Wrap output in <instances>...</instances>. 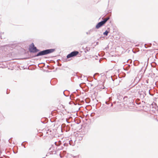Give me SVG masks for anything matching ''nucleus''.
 <instances>
[{
    "mask_svg": "<svg viewBox=\"0 0 158 158\" xmlns=\"http://www.w3.org/2000/svg\"><path fill=\"white\" fill-rule=\"evenodd\" d=\"M55 51L54 49H50L45 50L39 52L35 56H43L53 52Z\"/></svg>",
    "mask_w": 158,
    "mask_h": 158,
    "instance_id": "1",
    "label": "nucleus"
},
{
    "mask_svg": "<svg viewBox=\"0 0 158 158\" xmlns=\"http://www.w3.org/2000/svg\"><path fill=\"white\" fill-rule=\"evenodd\" d=\"M109 19V17H108L103 19V20L102 21L98 23L96 26V28L98 29L103 26Z\"/></svg>",
    "mask_w": 158,
    "mask_h": 158,
    "instance_id": "2",
    "label": "nucleus"
},
{
    "mask_svg": "<svg viewBox=\"0 0 158 158\" xmlns=\"http://www.w3.org/2000/svg\"><path fill=\"white\" fill-rule=\"evenodd\" d=\"M29 51L32 52H36L38 51V50L35 47L33 43H32L30 46L29 48Z\"/></svg>",
    "mask_w": 158,
    "mask_h": 158,
    "instance_id": "3",
    "label": "nucleus"
},
{
    "mask_svg": "<svg viewBox=\"0 0 158 158\" xmlns=\"http://www.w3.org/2000/svg\"><path fill=\"white\" fill-rule=\"evenodd\" d=\"M79 53V52L77 51H75L71 52L67 56L68 58L73 57L77 56Z\"/></svg>",
    "mask_w": 158,
    "mask_h": 158,
    "instance_id": "4",
    "label": "nucleus"
},
{
    "mask_svg": "<svg viewBox=\"0 0 158 158\" xmlns=\"http://www.w3.org/2000/svg\"><path fill=\"white\" fill-rule=\"evenodd\" d=\"M109 31H106L103 34L104 35H107L108 33H109Z\"/></svg>",
    "mask_w": 158,
    "mask_h": 158,
    "instance_id": "5",
    "label": "nucleus"
}]
</instances>
